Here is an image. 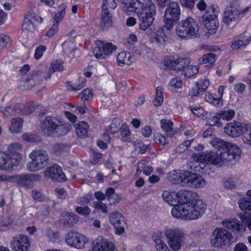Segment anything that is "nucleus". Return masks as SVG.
I'll return each mask as SVG.
<instances>
[{
	"label": "nucleus",
	"mask_w": 251,
	"mask_h": 251,
	"mask_svg": "<svg viewBox=\"0 0 251 251\" xmlns=\"http://www.w3.org/2000/svg\"><path fill=\"white\" fill-rule=\"evenodd\" d=\"M210 143L218 149L217 151L193 154L194 161L188 164L190 169L196 171L200 170L199 167L203 169L206 167L205 163L219 166L228 165L230 162L232 164L233 161L236 162L239 159L241 150L238 146L218 138H214Z\"/></svg>",
	"instance_id": "1"
},
{
	"label": "nucleus",
	"mask_w": 251,
	"mask_h": 251,
	"mask_svg": "<svg viewBox=\"0 0 251 251\" xmlns=\"http://www.w3.org/2000/svg\"><path fill=\"white\" fill-rule=\"evenodd\" d=\"M206 208V204L197 199L191 202L175 205L172 209V214L177 219L196 220L204 213Z\"/></svg>",
	"instance_id": "2"
},
{
	"label": "nucleus",
	"mask_w": 251,
	"mask_h": 251,
	"mask_svg": "<svg viewBox=\"0 0 251 251\" xmlns=\"http://www.w3.org/2000/svg\"><path fill=\"white\" fill-rule=\"evenodd\" d=\"M21 147L18 144H13L8 148V151L0 152V169L12 172L22 158V154L19 152Z\"/></svg>",
	"instance_id": "3"
},
{
	"label": "nucleus",
	"mask_w": 251,
	"mask_h": 251,
	"mask_svg": "<svg viewBox=\"0 0 251 251\" xmlns=\"http://www.w3.org/2000/svg\"><path fill=\"white\" fill-rule=\"evenodd\" d=\"M199 27L197 21L189 17L180 21L176 26V34L181 38H192L198 35Z\"/></svg>",
	"instance_id": "4"
},
{
	"label": "nucleus",
	"mask_w": 251,
	"mask_h": 251,
	"mask_svg": "<svg viewBox=\"0 0 251 251\" xmlns=\"http://www.w3.org/2000/svg\"><path fill=\"white\" fill-rule=\"evenodd\" d=\"M233 236L228 230L223 227H217L212 232L211 245L216 248H224L231 245Z\"/></svg>",
	"instance_id": "5"
},
{
	"label": "nucleus",
	"mask_w": 251,
	"mask_h": 251,
	"mask_svg": "<svg viewBox=\"0 0 251 251\" xmlns=\"http://www.w3.org/2000/svg\"><path fill=\"white\" fill-rule=\"evenodd\" d=\"M31 161L26 164V168L30 172L40 170L46 167L49 162V156L43 150H35L29 154Z\"/></svg>",
	"instance_id": "6"
},
{
	"label": "nucleus",
	"mask_w": 251,
	"mask_h": 251,
	"mask_svg": "<svg viewBox=\"0 0 251 251\" xmlns=\"http://www.w3.org/2000/svg\"><path fill=\"white\" fill-rule=\"evenodd\" d=\"M165 234L170 247L175 251H178L184 241L183 230L178 227L168 228L165 230Z\"/></svg>",
	"instance_id": "7"
},
{
	"label": "nucleus",
	"mask_w": 251,
	"mask_h": 251,
	"mask_svg": "<svg viewBox=\"0 0 251 251\" xmlns=\"http://www.w3.org/2000/svg\"><path fill=\"white\" fill-rule=\"evenodd\" d=\"M61 124V120L57 117L47 116L41 121L42 132L45 136H54L57 133L58 126Z\"/></svg>",
	"instance_id": "8"
},
{
	"label": "nucleus",
	"mask_w": 251,
	"mask_h": 251,
	"mask_svg": "<svg viewBox=\"0 0 251 251\" xmlns=\"http://www.w3.org/2000/svg\"><path fill=\"white\" fill-rule=\"evenodd\" d=\"M12 251H28L30 249V242L28 237L23 234L15 236L10 242Z\"/></svg>",
	"instance_id": "9"
},
{
	"label": "nucleus",
	"mask_w": 251,
	"mask_h": 251,
	"mask_svg": "<svg viewBox=\"0 0 251 251\" xmlns=\"http://www.w3.org/2000/svg\"><path fill=\"white\" fill-rule=\"evenodd\" d=\"M202 22L210 34L216 33L219 28L217 16L213 12L206 11L201 17Z\"/></svg>",
	"instance_id": "10"
},
{
	"label": "nucleus",
	"mask_w": 251,
	"mask_h": 251,
	"mask_svg": "<svg viewBox=\"0 0 251 251\" xmlns=\"http://www.w3.org/2000/svg\"><path fill=\"white\" fill-rule=\"evenodd\" d=\"M97 45V46L94 49L93 53L96 58L100 59L105 58L117 49L111 43L104 44L101 41H99Z\"/></svg>",
	"instance_id": "11"
},
{
	"label": "nucleus",
	"mask_w": 251,
	"mask_h": 251,
	"mask_svg": "<svg viewBox=\"0 0 251 251\" xmlns=\"http://www.w3.org/2000/svg\"><path fill=\"white\" fill-rule=\"evenodd\" d=\"M109 222L115 228V233L121 234L125 232L126 222L123 214L118 211H114L109 214Z\"/></svg>",
	"instance_id": "12"
},
{
	"label": "nucleus",
	"mask_w": 251,
	"mask_h": 251,
	"mask_svg": "<svg viewBox=\"0 0 251 251\" xmlns=\"http://www.w3.org/2000/svg\"><path fill=\"white\" fill-rule=\"evenodd\" d=\"M184 183L188 186L195 188H200L206 184V181L201 175L191 172L185 173Z\"/></svg>",
	"instance_id": "13"
},
{
	"label": "nucleus",
	"mask_w": 251,
	"mask_h": 251,
	"mask_svg": "<svg viewBox=\"0 0 251 251\" xmlns=\"http://www.w3.org/2000/svg\"><path fill=\"white\" fill-rule=\"evenodd\" d=\"M66 242L72 247L81 249L84 247V245L88 240L85 236L80 233L70 232L66 237Z\"/></svg>",
	"instance_id": "14"
},
{
	"label": "nucleus",
	"mask_w": 251,
	"mask_h": 251,
	"mask_svg": "<svg viewBox=\"0 0 251 251\" xmlns=\"http://www.w3.org/2000/svg\"><path fill=\"white\" fill-rule=\"evenodd\" d=\"M248 128V125L241 122L228 123L224 128V132L232 138L239 137L243 131Z\"/></svg>",
	"instance_id": "15"
},
{
	"label": "nucleus",
	"mask_w": 251,
	"mask_h": 251,
	"mask_svg": "<svg viewBox=\"0 0 251 251\" xmlns=\"http://www.w3.org/2000/svg\"><path fill=\"white\" fill-rule=\"evenodd\" d=\"M44 175L47 178L58 182L64 180L66 178L62 168L57 164H54L46 169L44 171Z\"/></svg>",
	"instance_id": "16"
},
{
	"label": "nucleus",
	"mask_w": 251,
	"mask_h": 251,
	"mask_svg": "<svg viewBox=\"0 0 251 251\" xmlns=\"http://www.w3.org/2000/svg\"><path fill=\"white\" fill-rule=\"evenodd\" d=\"M240 14L235 8L227 7L225 11L223 21L227 25H234L239 20Z\"/></svg>",
	"instance_id": "17"
},
{
	"label": "nucleus",
	"mask_w": 251,
	"mask_h": 251,
	"mask_svg": "<svg viewBox=\"0 0 251 251\" xmlns=\"http://www.w3.org/2000/svg\"><path fill=\"white\" fill-rule=\"evenodd\" d=\"M43 19L36 15L34 12H29L26 14L22 25L23 30H31L34 28L37 24L41 23Z\"/></svg>",
	"instance_id": "18"
},
{
	"label": "nucleus",
	"mask_w": 251,
	"mask_h": 251,
	"mask_svg": "<svg viewBox=\"0 0 251 251\" xmlns=\"http://www.w3.org/2000/svg\"><path fill=\"white\" fill-rule=\"evenodd\" d=\"M221 223L225 228L232 232H241L246 230V226L236 219H225Z\"/></svg>",
	"instance_id": "19"
},
{
	"label": "nucleus",
	"mask_w": 251,
	"mask_h": 251,
	"mask_svg": "<svg viewBox=\"0 0 251 251\" xmlns=\"http://www.w3.org/2000/svg\"><path fill=\"white\" fill-rule=\"evenodd\" d=\"M112 25V16L111 12L106 4H102L100 27L102 30H105L111 27Z\"/></svg>",
	"instance_id": "20"
},
{
	"label": "nucleus",
	"mask_w": 251,
	"mask_h": 251,
	"mask_svg": "<svg viewBox=\"0 0 251 251\" xmlns=\"http://www.w3.org/2000/svg\"><path fill=\"white\" fill-rule=\"evenodd\" d=\"M44 77H46V76L44 75L42 71H34L25 79L24 82V86L27 89L32 88L40 84Z\"/></svg>",
	"instance_id": "21"
},
{
	"label": "nucleus",
	"mask_w": 251,
	"mask_h": 251,
	"mask_svg": "<svg viewBox=\"0 0 251 251\" xmlns=\"http://www.w3.org/2000/svg\"><path fill=\"white\" fill-rule=\"evenodd\" d=\"M113 243L101 238L96 239L92 243V251H114Z\"/></svg>",
	"instance_id": "22"
},
{
	"label": "nucleus",
	"mask_w": 251,
	"mask_h": 251,
	"mask_svg": "<svg viewBox=\"0 0 251 251\" xmlns=\"http://www.w3.org/2000/svg\"><path fill=\"white\" fill-rule=\"evenodd\" d=\"M184 59L187 60V63H185L184 65H182V67H180L177 74L180 75H184L186 77L190 78L198 72L199 67L190 65V60L189 58L185 57Z\"/></svg>",
	"instance_id": "23"
},
{
	"label": "nucleus",
	"mask_w": 251,
	"mask_h": 251,
	"mask_svg": "<svg viewBox=\"0 0 251 251\" xmlns=\"http://www.w3.org/2000/svg\"><path fill=\"white\" fill-rule=\"evenodd\" d=\"M185 63H187V61L186 62V59H184V58H175L170 56L164 60V65L170 70H176L177 73L180 70V67H182V65H184Z\"/></svg>",
	"instance_id": "24"
},
{
	"label": "nucleus",
	"mask_w": 251,
	"mask_h": 251,
	"mask_svg": "<svg viewBox=\"0 0 251 251\" xmlns=\"http://www.w3.org/2000/svg\"><path fill=\"white\" fill-rule=\"evenodd\" d=\"M78 219V216L75 213L67 212L61 215L59 219V222L63 226L71 228L76 224Z\"/></svg>",
	"instance_id": "25"
},
{
	"label": "nucleus",
	"mask_w": 251,
	"mask_h": 251,
	"mask_svg": "<svg viewBox=\"0 0 251 251\" xmlns=\"http://www.w3.org/2000/svg\"><path fill=\"white\" fill-rule=\"evenodd\" d=\"M180 14L179 6L177 2L173 1L167 5L165 11V18L179 20Z\"/></svg>",
	"instance_id": "26"
},
{
	"label": "nucleus",
	"mask_w": 251,
	"mask_h": 251,
	"mask_svg": "<svg viewBox=\"0 0 251 251\" xmlns=\"http://www.w3.org/2000/svg\"><path fill=\"white\" fill-rule=\"evenodd\" d=\"M179 204H184L196 200L197 194L192 191L181 190L177 194Z\"/></svg>",
	"instance_id": "27"
},
{
	"label": "nucleus",
	"mask_w": 251,
	"mask_h": 251,
	"mask_svg": "<svg viewBox=\"0 0 251 251\" xmlns=\"http://www.w3.org/2000/svg\"><path fill=\"white\" fill-rule=\"evenodd\" d=\"M24 107V104L17 103L14 105L7 106L4 108L0 107V112L6 117L14 116L20 113H25V112L23 110Z\"/></svg>",
	"instance_id": "28"
},
{
	"label": "nucleus",
	"mask_w": 251,
	"mask_h": 251,
	"mask_svg": "<svg viewBox=\"0 0 251 251\" xmlns=\"http://www.w3.org/2000/svg\"><path fill=\"white\" fill-rule=\"evenodd\" d=\"M142 6L139 0H123L122 7L123 11L129 14L130 12H137L138 9Z\"/></svg>",
	"instance_id": "29"
},
{
	"label": "nucleus",
	"mask_w": 251,
	"mask_h": 251,
	"mask_svg": "<svg viewBox=\"0 0 251 251\" xmlns=\"http://www.w3.org/2000/svg\"><path fill=\"white\" fill-rule=\"evenodd\" d=\"M139 18V25L140 29L146 30L150 27L154 20V18L146 15L144 13L136 12Z\"/></svg>",
	"instance_id": "30"
},
{
	"label": "nucleus",
	"mask_w": 251,
	"mask_h": 251,
	"mask_svg": "<svg viewBox=\"0 0 251 251\" xmlns=\"http://www.w3.org/2000/svg\"><path fill=\"white\" fill-rule=\"evenodd\" d=\"M147 3L145 4L142 3V6L138 9L137 12L144 13L146 15L151 16L155 18L156 15V7L155 4L151 0H146Z\"/></svg>",
	"instance_id": "31"
},
{
	"label": "nucleus",
	"mask_w": 251,
	"mask_h": 251,
	"mask_svg": "<svg viewBox=\"0 0 251 251\" xmlns=\"http://www.w3.org/2000/svg\"><path fill=\"white\" fill-rule=\"evenodd\" d=\"M250 40V37L246 35L245 33H243L235 37L231 45V48L233 49H239L242 47H245L248 45Z\"/></svg>",
	"instance_id": "32"
},
{
	"label": "nucleus",
	"mask_w": 251,
	"mask_h": 251,
	"mask_svg": "<svg viewBox=\"0 0 251 251\" xmlns=\"http://www.w3.org/2000/svg\"><path fill=\"white\" fill-rule=\"evenodd\" d=\"M165 28L160 27L156 31L154 37V41L159 45H164L168 40V35L170 33L167 32Z\"/></svg>",
	"instance_id": "33"
},
{
	"label": "nucleus",
	"mask_w": 251,
	"mask_h": 251,
	"mask_svg": "<svg viewBox=\"0 0 251 251\" xmlns=\"http://www.w3.org/2000/svg\"><path fill=\"white\" fill-rule=\"evenodd\" d=\"M75 131L78 137L80 138H86L87 136L89 125L87 123L81 121L75 125Z\"/></svg>",
	"instance_id": "34"
},
{
	"label": "nucleus",
	"mask_w": 251,
	"mask_h": 251,
	"mask_svg": "<svg viewBox=\"0 0 251 251\" xmlns=\"http://www.w3.org/2000/svg\"><path fill=\"white\" fill-rule=\"evenodd\" d=\"M23 120L21 118H16L12 119L9 130L12 133H17L22 130Z\"/></svg>",
	"instance_id": "35"
},
{
	"label": "nucleus",
	"mask_w": 251,
	"mask_h": 251,
	"mask_svg": "<svg viewBox=\"0 0 251 251\" xmlns=\"http://www.w3.org/2000/svg\"><path fill=\"white\" fill-rule=\"evenodd\" d=\"M185 175L174 170L169 173L168 178L170 181L175 184L184 182Z\"/></svg>",
	"instance_id": "36"
},
{
	"label": "nucleus",
	"mask_w": 251,
	"mask_h": 251,
	"mask_svg": "<svg viewBox=\"0 0 251 251\" xmlns=\"http://www.w3.org/2000/svg\"><path fill=\"white\" fill-rule=\"evenodd\" d=\"M132 56L130 54L126 52H121L118 54L117 56V61L118 65L123 66V65H129L131 63Z\"/></svg>",
	"instance_id": "37"
},
{
	"label": "nucleus",
	"mask_w": 251,
	"mask_h": 251,
	"mask_svg": "<svg viewBox=\"0 0 251 251\" xmlns=\"http://www.w3.org/2000/svg\"><path fill=\"white\" fill-rule=\"evenodd\" d=\"M85 82L86 79L84 77H80L75 83L68 82L67 87L70 91H77L85 86Z\"/></svg>",
	"instance_id": "38"
},
{
	"label": "nucleus",
	"mask_w": 251,
	"mask_h": 251,
	"mask_svg": "<svg viewBox=\"0 0 251 251\" xmlns=\"http://www.w3.org/2000/svg\"><path fill=\"white\" fill-rule=\"evenodd\" d=\"M161 127L167 134V136H171L175 134L173 129V123L170 120L163 119L160 122Z\"/></svg>",
	"instance_id": "39"
},
{
	"label": "nucleus",
	"mask_w": 251,
	"mask_h": 251,
	"mask_svg": "<svg viewBox=\"0 0 251 251\" xmlns=\"http://www.w3.org/2000/svg\"><path fill=\"white\" fill-rule=\"evenodd\" d=\"M239 206L240 208L245 213V217L246 216L247 217H251V200L250 199H249V201L241 200L239 202Z\"/></svg>",
	"instance_id": "40"
},
{
	"label": "nucleus",
	"mask_w": 251,
	"mask_h": 251,
	"mask_svg": "<svg viewBox=\"0 0 251 251\" xmlns=\"http://www.w3.org/2000/svg\"><path fill=\"white\" fill-rule=\"evenodd\" d=\"M64 69L63 63L61 61L56 60L53 61L50 65L47 75L46 76V78L50 77L53 72L55 71H62Z\"/></svg>",
	"instance_id": "41"
},
{
	"label": "nucleus",
	"mask_w": 251,
	"mask_h": 251,
	"mask_svg": "<svg viewBox=\"0 0 251 251\" xmlns=\"http://www.w3.org/2000/svg\"><path fill=\"white\" fill-rule=\"evenodd\" d=\"M122 123V120L119 118H114L111 123V124L108 126L106 130L107 131L111 134H115L120 129V126Z\"/></svg>",
	"instance_id": "42"
},
{
	"label": "nucleus",
	"mask_w": 251,
	"mask_h": 251,
	"mask_svg": "<svg viewBox=\"0 0 251 251\" xmlns=\"http://www.w3.org/2000/svg\"><path fill=\"white\" fill-rule=\"evenodd\" d=\"M205 100L214 106L220 107L223 105V100L221 98H215L209 93H205Z\"/></svg>",
	"instance_id": "43"
},
{
	"label": "nucleus",
	"mask_w": 251,
	"mask_h": 251,
	"mask_svg": "<svg viewBox=\"0 0 251 251\" xmlns=\"http://www.w3.org/2000/svg\"><path fill=\"white\" fill-rule=\"evenodd\" d=\"M60 10L55 13L53 18V24H56L58 25V24L62 21L66 14L65 8L66 5L62 4L59 6Z\"/></svg>",
	"instance_id": "44"
},
{
	"label": "nucleus",
	"mask_w": 251,
	"mask_h": 251,
	"mask_svg": "<svg viewBox=\"0 0 251 251\" xmlns=\"http://www.w3.org/2000/svg\"><path fill=\"white\" fill-rule=\"evenodd\" d=\"M33 177V175L31 174L22 175L17 176L16 179L20 185L25 186L29 184Z\"/></svg>",
	"instance_id": "45"
},
{
	"label": "nucleus",
	"mask_w": 251,
	"mask_h": 251,
	"mask_svg": "<svg viewBox=\"0 0 251 251\" xmlns=\"http://www.w3.org/2000/svg\"><path fill=\"white\" fill-rule=\"evenodd\" d=\"M217 115L224 120H231L235 116V111L232 109L221 111Z\"/></svg>",
	"instance_id": "46"
},
{
	"label": "nucleus",
	"mask_w": 251,
	"mask_h": 251,
	"mask_svg": "<svg viewBox=\"0 0 251 251\" xmlns=\"http://www.w3.org/2000/svg\"><path fill=\"white\" fill-rule=\"evenodd\" d=\"M210 84L209 81L208 79H201L197 81L196 83V86L198 87L199 92L200 95L202 94Z\"/></svg>",
	"instance_id": "47"
},
{
	"label": "nucleus",
	"mask_w": 251,
	"mask_h": 251,
	"mask_svg": "<svg viewBox=\"0 0 251 251\" xmlns=\"http://www.w3.org/2000/svg\"><path fill=\"white\" fill-rule=\"evenodd\" d=\"M216 56L212 53H208L203 55L200 62L202 64H213L216 60Z\"/></svg>",
	"instance_id": "48"
},
{
	"label": "nucleus",
	"mask_w": 251,
	"mask_h": 251,
	"mask_svg": "<svg viewBox=\"0 0 251 251\" xmlns=\"http://www.w3.org/2000/svg\"><path fill=\"white\" fill-rule=\"evenodd\" d=\"M242 133V138L244 143L251 146V127L248 126V128L245 129Z\"/></svg>",
	"instance_id": "49"
},
{
	"label": "nucleus",
	"mask_w": 251,
	"mask_h": 251,
	"mask_svg": "<svg viewBox=\"0 0 251 251\" xmlns=\"http://www.w3.org/2000/svg\"><path fill=\"white\" fill-rule=\"evenodd\" d=\"M164 21L165 22V25L161 26V27H164L166 30L167 32H169L170 33V30L172 29L173 26L175 25V23L178 21V20H176L174 19H170L165 18V16H164Z\"/></svg>",
	"instance_id": "50"
},
{
	"label": "nucleus",
	"mask_w": 251,
	"mask_h": 251,
	"mask_svg": "<svg viewBox=\"0 0 251 251\" xmlns=\"http://www.w3.org/2000/svg\"><path fill=\"white\" fill-rule=\"evenodd\" d=\"M79 96L83 100H89L92 98L93 93L89 89L86 88L79 94Z\"/></svg>",
	"instance_id": "51"
},
{
	"label": "nucleus",
	"mask_w": 251,
	"mask_h": 251,
	"mask_svg": "<svg viewBox=\"0 0 251 251\" xmlns=\"http://www.w3.org/2000/svg\"><path fill=\"white\" fill-rule=\"evenodd\" d=\"M121 136L122 138L127 140L131 134L129 127L126 124H123L121 127Z\"/></svg>",
	"instance_id": "52"
},
{
	"label": "nucleus",
	"mask_w": 251,
	"mask_h": 251,
	"mask_svg": "<svg viewBox=\"0 0 251 251\" xmlns=\"http://www.w3.org/2000/svg\"><path fill=\"white\" fill-rule=\"evenodd\" d=\"M75 212L81 215L88 216L91 212V210L88 206H77L75 208Z\"/></svg>",
	"instance_id": "53"
},
{
	"label": "nucleus",
	"mask_w": 251,
	"mask_h": 251,
	"mask_svg": "<svg viewBox=\"0 0 251 251\" xmlns=\"http://www.w3.org/2000/svg\"><path fill=\"white\" fill-rule=\"evenodd\" d=\"M153 140L155 143L158 144L164 145L168 144V142L165 137L159 133L154 134Z\"/></svg>",
	"instance_id": "54"
},
{
	"label": "nucleus",
	"mask_w": 251,
	"mask_h": 251,
	"mask_svg": "<svg viewBox=\"0 0 251 251\" xmlns=\"http://www.w3.org/2000/svg\"><path fill=\"white\" fill-rule=\"evenodd\" d=\"M69 148V146L67 144H56L53 147V151L58 154H61V153L67 150Z\"/></svg>",
	"instance_id": "55"
},
{
	"label": "nucleus",
	"mask_w": 251,
	"mask_h": 251,
	"mask_svg": "<svg viewBox=\"0 0 251 251\" xmlns=\"http://www.w3.org/2000/svg\"><path fill=\"white\" fill-rule=\"evenodd\" d=\"M32 196L33 200L35 201H43L45 200V195L36 190H33L32 191Z\"/></svg>",
	"instance_id": "56"
},
{
	"label": "nucleus",
	"mask_w": 251,
	"mask_h": 251,
	"mask_svg": "<svg viewBox=\"0 0 251 251\" xmlns=\"http://www.w3.org/2000/svg\"><path fill=\"white\" fill-rule=\"evenodd\" d=\"M46 47L43 45H40L37 47L35 49L34 56L37 60L41 58L43 52L46 50Z\"/></svg>",
	"instance_id": "57"
},
{
	"label": "nucleus",
	"mask_w": 251,
	"mask_h": 251,
	"mask_svg": "<svg viewBox=\"0 0 251 251\" xmlns=\"http://www.w3.org/2000/svg\"><path fill=\"white\" fill-rule=\"evenodd\" d=\"M10 38L4 34H0V47L4 48L10 44Z\"/></svg>",
	"instance_id": "58"
},
{
	"label": "nucleus",
	"mask_w": 251,
	"mask_h": 251,
	"mask_svg": "<svg viewBox=\"0 0 251 251\" xmlns=\"http://www.w3.org/2000/svg\"><path fill=\"white\" fill-rule=\"evenodd\" d=\"M69 129L68 127L63 126V122L61 124H59L57 128V133L56 135H64L68 133Z\"/></svg>",
	"instance_id": "59"
},
{
	"label": "nucleus",
	"mask_w": 251,
	"mask_h": 251,
	"mask_svg": "<svg viewBox=\"0 0 251 251\" xmlns=\"http://www.w3.org/2000/svg\"><path fill=\"white\" fill-rule=\"evenodd\" d=\"M240 219L242 220L243 224L245 225L251 230V217H247L244 216V214H240L239 215Z\"/></svg>",
	"instance_id": "60"
},
{
	"label": "nucleus",
	"mask_w": 251,
	"mask_h": 251,
	"mask_svg": "<svg viewBox=\"0 0 251 251\" xmlns=\"http://www.w3.org/2000/svg\"><path fill=\"white\" fill-rule=\"evenodd\" d=\"M189 107L190 109L191 110V111L194 114L197 115L198 116H201L202 114H203V110L200 106L193 105L189 106Z\"/></svg>",
	"instance_id": "61"
},
{
	"label": "nucleus",
	"mask_w": 251,
	"mask_h": 251,
	"mask_svg": "<svg viewBox=\"0 0 251 251\" xmlns=\"http://www.w3.org/2000/svg\"><path fill=\"white\" fill-rule=\"evenodd\" d=\"M94 205L96 208L100 210L102 213H107V205L105 203L101 201H96L94 203Z\"/></svg>",
	"instance_id": "62"
},
{
	"label": "nucleus",
	"mask_w": 251,
	"mask_h": 251,
	"mask_svg": "<svg viewBox=\"0 0 251 251\" xmlns=\"http://www.w3.org/2000/svg\"><path fill=\"white\" fill-rule=\"evenodd\" d=\"M162 198L163 200L168 202L170 205H173V198L171 195V194L167 191H165L162 193Z\"/></svg>",
	"instance_id": "63"
},
{
	"label": "nucleus",
	"mask_w": 251,
	"mask_h": 251,
	"mask_svg": "<svg viewBox=\"0 0 251 251\" xmlns=\"http://www.w3.org/2000/svg\"><path fill=\"white\" fill-rule=\"evenodd\" d=\"M170 85L176 88H181L182 87V81L178 78L176 77L172 78L169 83Z\"/></svg>",
	"instance_id": "64"
}]
</instances>
